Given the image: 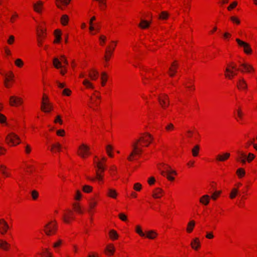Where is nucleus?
<instances>
[{
  "instance_id": "5fc2aeb1",
  "label": "nucleus",
  "mask_w": 257,
  "mask_h": 257,
  "mask_svg": "<svg viewBox=\"0 0 257 257\" xmlns=\"http://www.w3.org/2000/svg\"><path fill=\"white\" fill-rule=\"evenodd\" d=\"M97 204V202L94 201H90L89 202V209L88 210V212H90V209L94 208Z\"/></svg>"
},
{
  "instance_id": "052dcab7",
  "label": "nucleus",
  "mask_w": 257,
  "mask_h": 257,
  "mask_svg": "<svg viewBox=\"0 0 257 257\" xmlns=\"http://www.w3.org/2000/svg\"><path fill=\"white\" fill-rule=\"evenodd\" d=\"M230 20L231 21L233 22V23H235L237 24H239L240 23V21L236 17H230Z\"/></svg>"
},
{
  "instance_id": "393cba45",
  "label": "nucleus",
  "mask_w": 257,
  "mask_h": 257,
  "mask_svg": "<svg viewBox=\"0 0 257 257\" xmlns=\"http://www.w3.org/2000/svg\"><path fill=\"white\" fill-rule=\"evenodd\" d=\"M43 6V3L42 2H38L36 4H34L33 7L34 11L38 13L41 12V10Z\"/></svg>"
},
{
  "instance_id": "bf43d9fd",
  "label": "nucleus",
  "mask_w": 257,
  "mask_h": 257,
  "mask_svg": "<svg viewBox=\"0 0 257 257\" xmlns=\"http://www.w3.org/2000/svg\"><path fill=\"white\" fill-rule=\"evenodd\" d=\"M134 188L136 191H140V190H141V189L142 188V185L141 184H140L139 183H136L134 185Z\"/></svg>"
},
{
  "instance_id": "0e129e2a",
  "label": "nucleus",
  "mask_w": 257,
  "mask_h": 257,
  "mask_svg": "<svg viewBox=\"0 0 257 257\" xmlns=\"http://www.w3.org/2000/svg\"><path fill=\"white\" fill-rule=\"evenodd\" d=\"M237 5V3L236 2H234L231 4L229 5V6L227 8L228 10L230 11L232 9L235 8Z\"/></svg>"
},
{
  "instance_id": "a211bd4d",
  "label": "nucleus",
  "mask_w": 257,
  "mask_h": 257,
  "mask_svg": "<svg viewBox=\"0 0 257 257\" xmlns=\"http://www.w3.org/2000/svg\"><path fill=\"white\" fill-rule=\"evenodd\" d=\"M163 194V191L160 188H156L153 193V197L154 198H159Z\"/></svg>"
},
{
  "instance_id": "7c9ffc66",
  "label": "nucleus",
  "mask_w": 257,
  "mask_h": 257,
  "mask_svg": "<svg viewBox=\"0 0 257 257\" xmlns=\"http://www.w3.org/2000/svg\"><path fill=\"white\" fill-rule=\"evenodd\" d=\"M107 195L111 198H115L117 196V193L115 190L109 188L108 190Z\"/></svg>"
},
{
  "instance_id": "423d86ee",
  "label": "nucleus",
  "mask_w": 257,
  "mask_h": 257,
  "mask_svg": "<svg viewBox=\"0 0 257 257\" xmlns=\"http://www.w3.org/2000/svg\"><path fill=\"white\" fill-rule=\"evenodd\" d=\"M140 142V139H138L132 144L133 150L131 153V156L140 155L142 153L143 150L138 147V143Z\"/></svg>"
},
{
  "instance_id": "20e7f679",
  "label": "nucleus",
  "mask_w": 257,
  "mask_h": 257,
  "mask_svg": "<svg viewBox=\"0 0 257 257\" xmlns=\"http://www.w3.org/2000/svg\"><path fill=\"white\" fill-rule=\"evenodd\" d=\"M8 144L12 143L14 146L20 143V139L18 136L13 133H10L6 138Z\"/></svg>"
},
{
  "instance_id": "6ab92c4d",
  "label": "nucleus",
  "mask_w": 257,
  "mask_h": 257,
  "mask_svg": "<svg viewBox=\"0 0 257 257\" xmlns=\"http://www.w3.org/2000/svg\"><path fill=\"white\" fill-rule=\"evenodd\" d=\"M145 233L146 237L151 239H154L157 236V233L152 230L147 231Z\"/></svg>"
},
{
  "instance_id": "2f4dec72",
  "label": "nucleus",
  "mask_w": 257,
  "mask_h": 257,
  "mask_svg": "<svg viewBox=\"0 0 257 257\" xmlns=\"http://www.w3.org/2000/svg\"><path fill=\"white\" fill-rule=\"evenodd\" d=\"M168 17L169 14L166 11H163L159 14L158 18L160 20H166L168 19Z\"/></svg>"
},
{
  "instance_id": "a18cd8bd",
  "label": "nucleus",
  "mask_w": 257,
  "mask_h": 257,
  "mask_svg": "<svg viewBox=\"0 0 257 257\" xmlns=\"http://www.w3.org/2000/svg\"><path fill=\"white\" fill-rule=\"evenodd\" d=\"M31 196L33 200H36L39 196V193L37 191L34 190L31 192Z\"/></svg>"
},
{
  "instance_id": "4be33fe9",
  "label": "nucleus",
  "mask_w": 257,
  "mask_h": 257,
  "mask_svg": "<svg viewBox=\"0 0 257 257\" xmlns=\"http://www.w3.org/2000/svg\"><path fill=\"white\" fill-rule=\"evenodd\" d=\"M230 157V154L229 153H224L223 155H218L217 156L216 159L218 161L223 162L226 160Z\"/></svg>"
},
{
  "instance_id": "c756f323",
  "label": "nucleus",
  "mask_w": 257,
  "mask_h": 257,
  "mask_svg": "<svg viewBox=\"0 0 257 257\" xmlns=\"http://www.w3.org/2000/svg\"><path fill=\"white\" fill-rule=\"evenodd\" d=\"M209 196L207 195H205L203 196L200 199V201L202 204H204V205H207L208 204L209 200Z\"/></svg>"
},
{
  "instance_id": "9b49d317",
  "label": "nucleus",
  "mask_w": 257,
  "mask_h": 257,
  "mask_svg": "<svg viewBox=\"0 0 257 257\" xmlns=\"http://www.w3.org/2000/svg\"><path fill=\"white\" fill-rule=\"evenodd\" d=\"M9 228L8 223L3 219H0V233L4 234Z\"/></svg>"
},
{
  "instance_id": "7ed1b4c3",
  "label": "nucleus",
  "mask_w": 257,
  "mask_h": 257,
  "mask_svg": "<svg viewBox=\"0 0 257 257\" xmlns=\"http://www.w3.org/2000/svg\"><path fill=\"white\" fill-rule=\"evenodd\" d=\"M57 230L56 222L53 223L50 222L44 226V231L47 235H51L54 234Z\"/></svg>"
},
{
  "instance_id": "49530a36",
  "label": "nucleus",
  "mask_w": 257,
  "mask_h": 257,
  "mask_svg": "<svg viewBox=\"0 0 257 257\" xmlns=\"http://www.w3.org/2000/svg\"><path fill=\"white\" fill-rule=\"evenodd\" d=\"M73 206H74V208L75 210L77 212H78L79 213H83V211H82V210L81 209V207L79 205V204L75 203V204H74Z\"/></svg>"
},
{
  "instance_id": "aec40b11",
  "label": "nucleus",
  "mask_w": 257,
  "mask_h": 257,
  "mask_svg": "<svg viewBox=\"0 0 257 257\" xmlns=\"http://www.w3.org/2000/svg\"><path fill=\"white\" fill-rule=\"evenodd\" d=\"M105 251L107 254L112 255L115 251V248L112 244H109L107 245Z\"/></svg>"
},
{
  "instance_id": "bb28decb",
  "label": "nucleus",
  "mask_w": 257,
  "mask_h": 257,
  "mask_svg": "<svg viewBox=\"0 0 257 257\" xmlns=\"http://www.w3.org/2000/svg\"><path fill=\"white\" fill-rule=\"evenodd\" d=\"M150 24V23L148 21L142 19L139 26L142 29H146L149 27Z\"/></svg>"
},
{
  "instance_id": "a19ab883",
  "label": "nucleus",
  "mask_w": 257,
  "mask_h": 257,
  "mask_svg": "<svg viewBox=\"0 0 257 257\" xmlns=\"http://www.w3.org/2000/svg\"><path fill=\"white\" fill-rule=\"evenodd\" d=\"M245 171L242 168H239L236 171V174L239 177H242L245 175Z\"/></svg>"
},
{
  "instance_id": "a878e982",
  "label": "nucleus",
  "mask_w": 257,
  "mask_h": 257,
  "mask_svg": "<svg viewBox=\"0 0 257 257\" xmlns=\"http://www.w3.org/2000/svg\"><path fill=\"white\" fill-rule=\"evenodd\" d=\"M10 246V244L8 243L6 241L0 239V248L7 250H8L9 246Z\"/></svg>"
},
{
  "instance_id": "473e14b6",
  "label": "nucleus",
  "mask_w": 257,
  "mask_h": 257,
  "mask_svg": "<svg viewBox=\"0 0 257 257\" xmlns=\"http://www.w3.org/2000/svg\"><path fill=\"white\" fill-rule=\"evenodd\" d=\"M55 43H59L61 39V32L59 30H56L55 32Z\"/></svg>"
},
{
  "instance_id": "58836bf2",
  "label": "nucleus",
  "mask_w": 257,
  "mask_h": 257,
  "mask_svg": "<svg viewBox=\"0 0 257 257\" xmlns=\"http://www.w3.org/2000/svg\"><path fill=\"white\" fill-rule=\"evenodd\" d=\"M7 169V167L5 166L1 165H0V170L3 174L6 176L7 177H9L10 176V174L6 172V170Z\"/></svg>"
},
{
  "instance_id": "3c124183",
  "label": "nucleus",
  "mask_w": 257,
  "mask_h": 257,
  "mask_svg": "<svg viewBox=\"0 0 257 257\" xmlns=\"http://www.w3.org/2000/svg\"><path fill=\"white\" fill-rule=\"evenodd\" d=\"M56 148L58 151H60L61 148V145L57 143L55 144H53L52 146V148L51 149V151H53V149Z\"/></svg>"
},
{
  "instance_id": "9d476101",
  "label": "nucleus",
  "mask_w": 257,
  "mask_h": 257,
  "mask_svg": "<svg viewBox=\"0 0 257 257\" xmlns=\"http://www.w3.org/2000/svg\"><path fill=\"white\" fill-rule=\"evenodd\" d=\"M23 103L22 98L16 96H11L10 98V104L11 106H17Z\"/></svg>"
},
{
  "instance_id": "dca6fc26",
  "label": "nucleus",
  "mask_w": 257,
  "mask_h": 257,
  "mask_svg": "<svg viewBox=\"0 0 257 257\" xmlns=\"http://www.w3.org/2000/svg\"><path fill=\"white\" fill-rule=\"evenodd\" d=\"M168 100V96L167 95H163L162 96L158 97V100L161 106L165 108L167 106L166 100Z\"/></svg>"
},
{
  "instance_id": "338daca9",
  "label": "nucleus",
  "mask_w": 257,
  "mask_h": 257,
  "mask_svg": "<svg viewBox=\"0 0 257 257\" xmlns=\"http://www.w3.org/2000/svg\"><path fill=\"white\" fill-rule=\"evenodd\" d=\"M70 90L67 88L64 89L63 91V94L67 96H69L70 95Z\"/></svg>"
},
{
  "instance_id": "79ce46f5",
  "label": "nucleus",
  "mask_w": 257,
  "mask_h": 257,
  "mask_svg": "<svg viewBox=\"0 0 257 257\" xmlns=\"http://www.w3.org/2000/svg\"><path fill=\"white\" fill-rule=\"evenodd\" d=\"M83 84L87 88H93V86L92 84L87 79H85Z\"/></svg>"
},
{
  "instance_id": "13d9d810",
  "label": "nucleus",
  "mask_w": 257,
  "mask_h": 257,
  "mask_svg": "<svg viewBox=\"0 0 257 257\" xmlns=\"http://www.w3.org/2000/svg\"><path fill=\"white\" fill-rule=\"evenodd\" d=\"M15 41V37L13 35H11L9 36V38L7 41V42L9 44L11 45Z\"/></svg>"
},
{
  "instance_id": "37998d69",
  "label": "nucleus",
  "mask_w": 257,
  "mask_h": 257,
  "mask_svg": "<svg viewBox=\"0 0 257 257\" xmlns=\"http://www.w3.org/2000/svg\"><path fill=\"white\" fill-rule=\"evenodd\" d=\"M112 147L111 145H109L106 146V153H107V155L110 157H113V155L111 153V151H112Z\"/></svg>"
},
{
  "instance_id": "39448f33",
  "label": "nucleus",
  "mask_w": 257,
  "mask_h": 257,
  "mask_svg": "<svg viewBox=\"0 0 257 257\" xmlns=\"http://www.w3.org/2000/svg\"><path fill=\"white\" fill-rule=\"evenodd\" d=\"M236 41L239 46L243 48V51L245 53L247 54H250L251 53L252 50L249 44L241 41L238 38L236 39Z\"/></svg>"
},
{
  "instance_id": "6e6552de",
  "label": "nucleus",
  "mask_w": 257,
  "mask_h": 257,
  "mask_svg": "<svg viewBox=\"0 0 257 257\" xmlns=\"http://www.w3.org/2000/svg\"><path fill=\"white\" fill-rule=\"evenodd\" d=\"M139 139H140V141H142L145 144V146L148 147L151 143V141L153 140V137L150 134L146 133Z\"/></svg>"
},
{
  "instance_id": "b1692460",
  "label": "nucleus",
  "mask_w": 257,
  "mask_h": 257,
  "mask_svg": "<svg viewBox=\"0 0 257 257\" xmlns=\"http://www.w3.org/2000/svg\"><path fill=\"white\" fill-rule=\"evenodd\" d=\"M191 245L193 249L197 250L200 246V243L199 238H194V240L191 242Z\"/></svg>"
},
{
  "instance_id": "f3484780",
  "label": "nucleus",
  "mask_w": 257,
  "mask_h": 257,
  "mask_svg": "<svg viewBox=\"0 0 257 257\" xmlns=\"http://www.w3.org/2000/svg\"><path fill=\"white\" fill-rule=\"evenodd\" d=\"M57 3L56 6L57 7L61 10H63L64 8L62 6L64 5V6H67L71 1V0H56Z\"/></svg>"
},
{
  "instance_id": "e433bc0d",
  "label": "nucleus",
  "mask_w": 257,
  "mask_h": 257,
  "mask_svg": "<svg viewBox=\"0 0 257 257\" xmlns=\"http://www.w3.org/2000/svg\"><path fill=\"white\" fill-rule=\"evenodd\" d=\"M200 148L198 145H196L192 150V155L194 157H196L199 151Z\"/></svg>"
},
{
  "instance_id": "72a5a7b5",
  "label": "nucleus",
  "mask_w": 257,
  "mask_h": 257,
  "mask_svg": "<svg viewBox=\"0 0 257 257\" xmlns=\"http://www.w3.org/2000/svg\"><path fill=\"white\" fill-rule=\"evenodd\" d=\"M101 79L102 80L101 85L104 86L105 85L106 82L107 81V74L105 72L101 73Z\"/></svg>"
},
{
  "instance_id": "2eb2a0df",
  "label": "nucleus",
  "mask_w": 257,
  "mask_h": 257,
  "mask_svg": "<svg viewBox=\"0 0 257 257\" xmlns=\"http://www.w3.org/2000/svg\"><path fill=\"white\" fill-rule=\"evenodd\" d=\"M52 108V106L49 102H42L41 109L45 112H49Z\"/></svg>"
},
{
  "instance_id": "cd10ccee",
  "label": "nucleus",
  "mask_w": 257,
  "mask_h": 257,
  "mask_svg": "<svg viewBox=\"0 0 257 257\" xmlns=\"http://www.w3.org/2000/svg\"><path fill=\"white\" fill-rule=\"evenodd\" d=\"M98 75V72L96 70H93L92 72L89 73V77L92 80H95L97 79V76Z\"/></svg>"
},
{
  "instance_id": "4468645a",
  "label": "nucleus",
  "mask_w": 257,
  "mask_h": 257,
  "mask_svg": "<svg viewBox=\"0 0 257 257\" xmlns=\"http://www.w3.org/2000/svg\"><path fill=\"white\" fill-rule=\"evenodd\" d=\"M178 65L176 63V61L174 62L171 64V67L169 69V74L171 77H173L175 75V73L177 72V69L178 68Z\"/></svg>"
},
{
  "instance_id": "ea45409f",
  "label": "nucleus",
  "mask_w": 257,
  "mask_h": 257,
  "mask_svg": "<svg viewBox=\"0 0 257 257\" xmlns=\"http://www.w3.org/2000/svg\"><path fill=\"white\" fill-rule=\"evenodd\" d=\"M238 193V190L236 188H233L231 190V192L230 194V198L231 199H233L235 197L237 194Z\"/></svg>"
},
{
  "instance_id": "6e6d98bb",
  "label": "nucleus",
  "mask_w": 257,
  "mask_h": 257,
  "mask_svg": "<svg viewBox=\"0 0 257 257\" xmlns=\"http://www.w3.org/2000/svg\"><path fill=\"white\" fill-rule=\"evenodd\" d=\"M41 32L42 33V35L40 33L38 34V36L39 37V38L38 39V45L40 46H42V40H41L40 37H43V33H44L43 30H41Z\"/></svg>"
},
{
  "instance_id": "c9c22d12",
  "label": "nucleus",
  "mask_w": 257,
  "mask_h": 257,
  "mask_svg": "<svg viewBox=\"0 0 257 257\" xmlns=\"http://www.w3.org/2000/svg\"><path fill=\"white\" fill-rule=\"evenodd\" d=\"M69 21V18L67 15H64L61 18V22L63 25H66Z\"/></svg>"
},
{
  "instance_id": "5701e85b",
  "label": "nucleus",
  "mask_w": 257,
  "mask_h": 257,
  "mask_svg": "<svg viewBox=\"0 0 257 257\" xmlns=\"http://www.w3.org/2000/svg\"><path fill=\"white\" fill-rule=\"evenodd\" d=\"M238 154V157H237L236 159L238 161H240L243 164H244L246 162L245 158L246 156L243 153L241 152H237Z\"/></svg>"
},
{
  "instance_id": "f257e3e1",
  "label": "nucleus",
  "mask_w": 257,
  "mask_h": 257,
  "mask_svg": "<svg viewBox=\"0 0 257 257\" xmlns=\"http://www.w3.org/2000/svg\"><path fill=\"white\" fill-rule=\"evenodd\" d=\"M94 162L96 163V166L97 168V170H96V177L91 178L87 176L86 178L87 179L92 181H94L95 179L99 181H101L103 180L102 173L104 172L105 168L100 161L98 160L97 162L94 161Z\"/></svg>"
},
{
  "instance_id": "f8f14e48",
  "label": "nucleus",
  "mask_w": 257,
  "mask_h": 257,
  "mask_svg": "<svg viewBox=\"0 0 257 257\" xmlns=\"http://www.w3.org/2000/svg\"><path fill=\"white\" fill-rule=\"evenodd\" d=\"M240 66L242 67L243 69H237V70H240L242 72H244L245 71L247 72H250L251 70H253L252 66L247 63H241Z\"/></svg>"
},
{
  "instance_id": "c85d7f7f",
  "label": "nucleus",
  "mask_w": 257,
  "mask_h": 257,
  "mask_svg": "<svg viewBox=\"0 0 257 257\" xmlns=\"http://www.w3.org/2000/svg\"><path fill=\"white\" fill-rule=\"evenodd\" d=\"M53 65L57 69H59L63 67L61 61L57 58H54L53 59Z\"/></svg>"
},
{
  "instance_id": "69168bd1",
  "label": "nucleus",
  "mask_w": 257,
  "mask_h": 257,
  "mask_svg": "<svg viewBox=\"0 0 257 257\" xmlns=\"http://www.w3.org/2000/svg\"><path fill=\"white\" fill-rule=\"evenodd\" d=\"M6 121V117L3 114L0 113V122L4 123Z\"/></svg>"
},
{
  "instance_id": "e2e57ef3",
  "label": "nucleus",
  "mask_w": 257,
  "mask_h": 257,
  "mask_svg": "<svg viewBox=\"0 0 257 257\" xmlns=\"http://www.w3.org/2000/svg\"><path fill=\"white\" fill-rule=\"evenodd\" d=\"M118 217L122 221H126V219H127V217L123 213H120L119 215H118Z\"/></svg>"
},
{
  "instance_id": "09e8293b",
  "label": "nucleus",
  "mask_w": 257,
  "mask_h": 257,
  "mask_svg": "<svg viewBox=\"0 0 257 257\" xmlns=\"http://www.w3.org/2000/svg\"><path fill=\"white\" fill-rule=\"evenodd\" d=\"M92 187L88 185H85L83 187V191L86 193H89L92 191Z\"/></svg>"
},
{
  "instance_id": "de8ad7c7",
  "label": "nucleus",
  "mask_w": 257,
  "mask_h": 257,
  "mask_svg": "<svg viewBox=\"0 0 257 257\" xmlns=\"http://www.w3.org/2000/svg\"><path fill=\"white\" fill-rule=\"evenodd\" d=\"M14 75L13 73L11 72V75L7 78H6L5 80V85L8 87H9V84H8V82L10 81L11 79H12Z\"/></svg>"
},
{
  "instance_id": "1a4fd4ad",
  "label": "nucleus",
  "mask_w": 257,
  "mask_h": 257,
  "mask_svg": "<svg viewBox=\"0 0 257 257\" xmlns=\"http://www.w3.org/2000/svg\"><path fill=\"white\" fill-rule=\"evenodd\" d=\"M112 43H114V46L112 47H109L106 49L105 51L106 55L104 56V59L106 61H108L109 60V58L112 55L113 52L114 50L116 43L114 41H112Z\"/></svg>"
},
{
  "instance_id": "f704fd0d",
  "label": "nucleus",
  "mask_w": 257,
  "mask_h": 257,
  "mask_svg": "<svg viewBox=\"0 0 257 257\" xmlns=\"http://www.w3.org/2000/svg\"><path fill=\"white\" fill-rule=\"evenodd\" d=\"M194 225H195V222H194V221L192 220L190 222H189L188 223V227L187 228V231L188 232H191L192 231Z\"/></svg>"
},
{
  "instance_id": "412c9836",
  "label": "nucleus",
  "mask_w": 257,
  "mask_h": 257,
  "mask_svg": "<svg viewBox=\"0 0 257 257\" xmlns=\"http://www.w3.org/2000/svg\"><path fill=\"white\" fill-rule=\"evenodd\" d=\"M237 86L239 89H246L247 84L243 78H241L239 79Z\"/></svg>"
},
{
  "instance_id": "4d7b16f0",
  "label": "nucleus",
  "mask_w": 257,
  "mask_h": 257,
  "mask_svg": "<svg viewBox=\"0 0 257 257\" xmlns=\"http://www.w3.org/2000/svg\"><path fill=\"white\" fill-rule=\"evenodd\" d=\"M255 156L252 153H249L248 155V156L246 158H247V160L248 162H251L254 158Z\"/></svg>"
},
{
  "instance_id": "4c0bfd02",
  "label": "nucleus",
  "mask_w": 257,
  "mask_h": 257,
  "mask_svg": "<svg viewBox=\"0 0 257 257\" xmlns=\"http://www.w3.org/2000/svg\"><path fill=\"white\" fill-rule=\"evenodd\" d=\"M109 236L112 239H116L118 237V234L117 232L114 230H111L109 231Z\"/></svg>"
},
{
  "instance_id": "774afa93",
  "label": "nucleus",
  "mask_w": 257,
  "mask_h": 257,
  "mask_svg": "<svg viewBox=\"0 0 257 257\" xmlns=\"http://www.w3.org/2000/svg\"><path fill=\"white\" fill-rule=\"evenodd\" d=\"M237 117L240 119H241L242 118V116H243V113L242 112L241 110H237Z\"/></svg>"
},
{
  "instance_id": "ddd939ff",
  "label": "nucleus",
  "mask_w": 257,
  "mask_h": 257,
  "mask_svg": "<svg viewBox=\"0 0 257 257\" xmlns=\"http://www.w3.org/2000/svg\"><path fill=\"white\" fill-rule=\"evenodd\" d=\"M233 70V69H230L229 67H226L225 70V76L226 78L231 79L236 74Z\"/></svg>"
},
{
  "instance_id": "8fccbe9b",
  "label": "nucleus",
  "mask_w": 257,
  "mask_h": 257,
  "mask_svg": "<svg viewBox=\"0 0 257 257\" xmlns=\"http://www.w3.org/2000/svg\"><path fill=\"white\" fill-rule=\"evenodd\" d=\"M15 64L17 66L21 67L23 65L24 63L21 59H17L15 61Z\"/></svg>"
},
{
  "instance_id": "864d4df0",
  "label": "nucleus",
  "mask_w": 257,
  "mask_h": 257,
  "mask_svg": "<svg viewBox=\"0 0 257 257\" xmlns=\"http://www.w3.org/2000/svg\"><path fill=\"white\" fill-rule=\"evenodd\" d=\"M71 212L70 211V214L66 216L65 215L63 217V220L65 222L68 223L69 222V219L71 218Z\"/></svg>"
},
{
  "instance_id": "603ef678",
  "label": "nucleus",
  "mask_w": 257,
  "mask_h": 257,
  "mask_svg": "<svg viewBox=\"0 0 257 257\" xmlns=\"http://www.w3.org/2000/svg\"><path fill=\"white\" fill-rule=\"evenodd\" d=\"M165 128L167 131H171L174 129V126L172 123H170L166 125Z\"/></svg>"
},
{
  "instance_id": "0eeeda50",
  "label": "nucleus",
  "mask_w": 257,
  "mask_h": 257,
  "mask_svg": "<svg viewBox=\"0 0 257 257\" xmlns=\"http://www.w3.org/2000/svg\"><path fill=\"white\" fill-rule=\"evenodd\" d=\"M79 152L78 154L83 158H85L86 155L90 154L89 148L84 144L81 145L79 147Z\"/></svg>"
},
{
  "instance_id": "f03ea898",
  "label": "nucleus",
  "mask_w": 257,
  "mask_h": 257,
  "mask_svg": "<svg viewBox=\"0 0 257 257\" xmlns=\"http://www.w3.org/2000/svg\"><path fill=\"white\" fill-rule=\"evenodd\" d=\"M163 166L164 169L166 170L161 171V174L162 175L164 176H166L167 179L170 181H173L174 180V178L171 176L172 174L176 175V172L174 170H173L171 169L170 166L166 164H163Z\"/></svg>"
},
{
  "instance_id": "c03bdc74",
  "label": "nucleus",
  "mask_w": 257,
  "mask_h": 257,
  "mask_svg": "<svg viewBox=\"0 0 257 257\" xmlns=\"http://www.w3.org/2000/svg\"><path fill=\"white\" fill-rule=\"evenodd\" d=\"M136 231L140 236L142 237L145 236V233L143 232L140 226H137Z\"/></svg>"
},
{
  "instance_id": "680f3d73",
  "label": "nucleus",
  "mask_w": 257,
  "mask_h": 257,
  "mask_svg": "<svg viewBox=\"0 0 257 257\" xmlns=\"http://www.w3.org/2000/svg\"><path fill=\"white\" fill-rule=\"evenodd\" d=\"M220 193H221V191H216L214 193H213V194L211 196V198L215 200L216 199L217 197L218 196Z\"/></svg>"
}]
</instances>
